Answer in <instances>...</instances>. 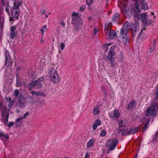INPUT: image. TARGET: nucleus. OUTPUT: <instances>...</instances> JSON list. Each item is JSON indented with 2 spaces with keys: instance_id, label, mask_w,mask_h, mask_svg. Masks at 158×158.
I'll return each mask as SVG.
<instances>
[{
  "instance_id": "nucleus-25",
  "label": "nucleus",
  "mask_w": 158,
  "mask_h": 158,
  "mask_svg": "<svg viewBox=\"0 0 158 158\" xmlns=\"http://www.w3.org/2000/svg\"><path fill=\"white\" fill-rule=\"evenodd\" d=\"M31 93L33 95L36 96H42L43 93L40 91L35 92L32 90L31 91Z\"/></svg>"
},
{
  "instance_id": "nucleus-47",
  "label": "nucleus",
  "mask_w": 158,
  "mask_h": 158,
  "mask_svg": "<svg viewBox=\"0 0 158 158\" xmlns=\"http://www.w3.org/2000/svg\"><path fill=\"white\" fill-rule=\"evenodd\" d=\"M29 114L28 112H27L25 113L23 116L22 117L24 119L27 117L29 115Z\"/></svg>"
},
{
  "instance_id": "nucleus-21",
  "label": "nucleus",
  "mask_w": 158,
  "mask_h": 158,
  "mask_svg": "<svg viewBox=\"0 0 158 158\" xmlns=\"http://www.w3.org/2000/svg\"><path fill=\"white\" fill-rule=\"evenodd\" d=\"M121 37L122 38L123 42L124 44L127 45L128 44L129 39L127 35Z\"/></svg>"
},
{
  "instance_id": "nucleus-36",
  "label": "nucleus",
  "mask_w": 158,
  "mask_h": 158,
  "mask_svg": "<svg viewBox=\"0 0 158 158\" xmlns=\"http://www.w3.org/2000/svg\"><path fill=\"white\" fill-rule=\"evenodd\" d=\"M118 125L120 127H123L125 126L123 124V122L122 120H119L118 121Z\"/></svg>"
},
{
  "instance_id": "nucleus-56",
  "label": "nucleus",
  "mask_w": 158,
  "mask_h": 158,
  "mask_svg": "<svg viewBox=\"0 0 158 158\" xmlns=\"http://www.w3.org/2000/svg\"><path fill=\"white\" fill-rule=\"evenodd\" d=\"M156 137V138H155L156 139H157V137H158V132H157L156 134H155V136H154V137Z\"/></svg>"
},
{
  "instance_id": "nucleus-6",
  "label": "nucleus",
  "mask_w": 158,
  "mask_h": 158,
  "mask_svg": "<svg viewBox=\"0 0 158 158\" xmlns=\"http://www.w3.org/2000/svg\"><path fill=\"white\" fill-rule=\"evenodd\" d=\"M134 10H136L135 8V6L134 7L132 11L128 8L127 6L125 4L123 5L121 8V10L122 13L126 16H127L128 17L131 16L132 14L133 15V12Z\"/></svg>"
},
{
  "instance_id": "nucleus-20",
  "label": "nucleus",
  "mask_w": 158,
  "mask_h": 158,
  "mask_svg": "<svg viewBox=\"0 0 158 158\" xmlns=\"http://www.w3.org/2000/svg\"><path fill=\"white\" fill-rule=\"evenodd\" d=\"M95 142V139L94 138L92 139L89 140L87 143L86 146L87 148H89L92 146Z\"/></svg>"
},
{
  "instance_id": "nucleus-53",
  "label": "nucleus",
  "mask_w": 158,
  "mask_h": 158,
  "mask_svg": "<svg viewBox=\"0 0 158 158\" xmlns=\"http://www.w3.org/2000/svg\"><path fill=\"white\" fill-rule=\"evenodd\" d=\"M4 136H5L4 135L3 133H2V132H1L0 131V138H1V137H4Z\"/></svg>"
},
{
  "instance_id": "nucleus-10",
  "label": "nucleus",
  "mask_w": 158,
  "mask_h": 158,
  "mask_svg": "<svg viewBox=\"0 0 158 158\" xmlns=\"http://www.w3.org/2000/svg\"><path fill=\"white\" fill-rule=\"evenodd\" d=\"M16 27L17 26L16 25L10 27V39L12 40L14 39L15 36L17 35V32H15Z\"/></svg>"
},
{
  "instance_id": "nucleus-43",
  "label": "nucleus",
  "mask_w": 158,
  "mask_h": 158,
  "mask_svg": "<svg viewBox=\"0 0 158 158\" xmlns=\"http://www.w3.org/2000/svg\"><path fill=\"white\" fill-rule=\"evenodd\" d=\"M44 80V77H40L39 79H38L37 81H36L38 82H42Z\"/></svg>"
},
{
  "instance_id": "nucleus-64",
  "label": "nucleus",
  "mask_w": 158,
  "mask_h": 158,
  "mask_svg": "<svg viewBox=\"0 0 158 158\" xmlns=\"http://www.w3.org/2000/svg\"><path fill=\"white\" fill-rule=\"evenodd\" d=\"M89 19H90V20L91 19L90 18H89Z\"/></svg>"
},
{
  "instance_id": "nucleus-9",
  "label": "nucleus",
  "mask_w": 158,
  "mask_h": 158,
  "mask_svg": "<svg viewBox=\"0 0 158 158\" xmlns=\"http://www.w3.org/2000/svg\"><path fill=\"white\" fill-rule=\"evenodd\" d=\"M9 113L5 107H3L2 110V115L4 120L7 122L9 118Z\"/></svg>"
},
{
  "instance_id": "nucleus-60",
  "label": "nucleus",
  "mask_w": 158,
  "mask_h": 158,
  "mask_svg": "<svg viewBox=\"0 0 158 158\" xmlns=\"http://www.w3.org/2000/svg\"><path fill=\"white\" fill-rule=\"evenodd\" d=\"M151 14L152 15H154V14L153 13H151Z\"/></svg>"
},
{
  "instance_id": "nucleus-28",
  "label": "nucleus",
  "mask_w": 158,
  "mask_h": 158,
  "mask_svg": "<svg viewBox=\"0 0 158 158\" xmlns=\"http://www.w3.org/2000/svg\"><path fill=\"white\" fill-rule=\"evenodd\" d=\"M93 113L94 115L98 114L99 112V110L98 106L95 107L93 109Z\"/></svg>"
},
{
  "instance_id": "nucleus-48",
  "label": "nucleus",
  "mask_w": 158,
  "mask_h": 158,
  "mask_svg": "<svg viewBox=\"0 0 158 158\" xmlns=\"http://www.w3.org/2000/svg\"><path fill=\"white\" fill-rule=\"evenodd\" d=\"M89 155L88 152H87L85 156V158H89Z\"/></svg>"
},
{
  "instance_id": "nucleus-49",
  "label": "nucleus",
  "mask_w": 158,
  "mask_h": 158,
  "mask_svg": "<svg viewBox=\"0 0 158 158\" xmlns=\"http://www.w3.org/2000/svg\"><path fill=\"white\" fill-rule=\"evenodd\" d=\"M97 126H98L96 124H94L93 125L92 127L93 129L95 130L97 128Z\"/></svg>"
},
{
  "instance_id": "nucleus-11",
  "label": "nucleus",
  "mask_w": 158,
  "mask_h": 158,
  "mask_svg": "<svg viewBox=\"0 0 158 158\" xmlns=\"http://www.w3.org/2000/svg\"><path fill=\"white\" fill-rule=\"evenodd\" d=\"M5 58L6 59L5 65L7 66H9L11 64V61L10 60V56L9 52L6 50L5 52Z\"/></svg>"
},
{
  "instance_id": "nucleus-38",
  "label": "nucleus",
  "mask_w": 158,
  "mask_h": 158,
  "mask_svg": "<svg viewBox=\"0 0 158 158\" xmlns=\"http://www.w3.org/2000/svg\"><path fill=\"white\" fill-rule=\"evenodd\" d=\"M86 6L85 5H82L80 8V10L81 11H84L85 10Z\"/></svg>"
},
{
  "instance_id": "nucleus-58",
  "label": "nucleus",
  "mask_w": 158,
  "mask_h": 158,
  "mask_svg": "<svg viewBox=\"0 0 158 158\" xmlns=\"http://www.w3.org/2000/svg\"><path fill=\"white\" fill-rule=\"evenodd\" d=\"M10 21L11 22L12 20L13 21V19L11 18H10Z\"/></svg>"
},
{
  "instance_id": "nucleus-15",
  "label": "nucleus",
  "mask_w": 158,
  "mask_h": 158,
  "mask_svg": "<svg viewBox=\"0 0 158 158\" xmlns=\"http://www.w3.org/2000/svg\"><path fill=\"white\" fill-rule=\"evenodd\" d=\"M107 60L109 61L110 63L111 67L112 68H114L116 64V62L115 61L114 57L107 56Z\"/></svg>"
},
{
  "instance_id": "nucleus-23",
  "label": "nucleus",
  "mask_w": 158,
  "mask_h": 158,
  "mask_svg": "<svg viewBox=\"0 0 158 158\" xmlns=\"http://www.w3.org/2000/svg\"><path fill=\"white\" fill-rule=\"evenodd\" d=\"M135 105V102L134 100H132L128 104V108L129 109H131L132 108L134 107Z\"/></svg>"
},
{
  "instance_id": "nucleus-42",
  "label": "nucleus",
  "mask_w": 158,
  "mask_h": 158,
  "mask_svg": "<svg viewBox=\"0 0 158 158\" xmlns=\"http://www.w3.org/2000/svg\"><path fill=\"white\" fill-rule=\"evenodd\" d=\"M22 85V83L20 81H19L18 80H17L16 82V85L17 87H20Z\"/></svg>"
},
{
  "instance_id": "nucleus-18",
  "label": "nucleus",
  "mask_w": 158,
  "mask_h": 158,
  "mask_svg": "<svg viewBox=\"0 0 158 158\" xmlns=\"http://www.w3.org/2000/svg\"><path fill=\"white\" fill-rule=\"evenodd\" d=\"M120 15L119 13H116L114 14L112 18V21L113 22H117L119 19Z\"/></svg>"
},
{
  "instance_id": "nucleus-46",
  "label": "nucleus",
  "mask_w": 158,
  "mask_h": 158,
  "mask_svg": "<svg viewBox=\"0 0 158 158\" xmlns=\"http://www.w3.org/2000/svg\"><path fill=\"white\" fill-rule=\"evenodd\" d=\"M98 32V29L97 28H94V35H95Z\"/></svg>"
},
{
  "instance_id": "nucleus-30",
  "label": "nucleus",
  "mask_w": 158,
  "mask_h": 158,
  "mask_svg": "<svg viewBox=\"0 0 158 158\" xmlns=\"http://www.w3.org/2000/svg\"><path fill=\"white\" fill-rule=\"evenodd\" d=\"M156 47V42L154 40L153 43L150 48V52H153L155 49Z\"/></svg>"
},
{
  "instance_id": "nucleus-39",
  "label": "nucleus",
  "mask_w": 158,
  "mask_h": 158,
  "mask_svg": "<svg viewBox=\"0 0 158 158\" xmlns=\"http://www.w3.org/2000/svg\"><path fill=\"white\" fill-rule=\"evenodd\" d=\"M106 134V131L104 130H102L100 133V135L102 136H104Z\"/></svg>"
},
{
  "instance_id": "nucleus-1",
  "label": "nucleus",
  "mask_w": 158,
  "mask_h": 158,
  "mask_svg": "<svg viewBox=\"0 0 158 158\" xmlns=\"http://www.w3.org/2000/svg\"><path fill=\"white\" fill-rule=\"evenodd\" d=\"M72 23L76 30H78L82 27L83 22L77 13L73 12L72 15Z\"/></svg>"
},
{
  "instance_id": "nucleus-12",
  "label": "nucleus",
  "mask_w": 158,
  "mask_h": 158,
  "mask_svg": "<svg viewBox=\"0 0 158 158\" xmlns=\"http://www.w3.org/2000/svg\"><path fill=\"white\" fill-rule=\"evenodd\" d=\"M19 14V10L18 8H13L12 10L11 15L14 18H17Z\"/></svg>"
},
{
  "instance_id": "nucleus-35",
  "label": "nucleus",
  "mask_w": 158,
  "mask_h": 158,
  "mask_svg": "<svg viewBox=\"0 0 158 158\" xmlns=\"http://www.w3.org/2000/svg\"><path fill=\"white\" fill-rule=\"evenodd\" d=\"M19 94V91L18 89H15L14 93V95L15 96L17 97Z\"/></svg>"
},
{
  "instance_id": "nucleus-8",
  "label": "nucleus",
  "mask_w": 158,
  "mask_h": 158,
  "mask_svg": "<svg viewBox=\"0 0 158 158\" xmlns=\"http://www.w3.org/2000/svg\"><path fill=\"white\" fill-rule=\"evenodd\" d=\"M105 35L108 36L109 38L110 39H112L117 36L116 32L113 30H111L108 28H105Z\"/></svg>"
},
{
  "instance_id": "nucleus-54",
  "label": "nucleus",
  "mask_w": 158,
  "mask_h": 158,
  "mask_svg": "<svg viewBox=\"0 0 158 158\" xmlns=\"http://www.w3.org/2000/svg\"><path fill=\"white\" fill-rule=\"evenodd\" d=\"M61 24L63 27H64L65 25V24L64 23V22H61Z\"/></svg>"
},
{
  "instance_id": "nucleus-2",
  "label": "nucleus",
  "mask_w": 158,
  "mask_h": 158,
  "mask_svg": "<svg viewBox=\"0 0 158 158\" xmlns=\"http://www.w3.org/2000/svg\"><path fill=\"white\" fill-rule=\"evenodd\" d=\"M135 8L136 10H133V15L135 17H136L139 20L141 19L143 23H147L146 18L147 14L144 13L140 15V8H139V4L138 2L135 3Z\"/></svg>"
},
{
  "instance_id": "nucleus-62",
  "label": "nucleus",
  "mask_w": 158,
  "mask_h": 158,
  "mask_svg": "<svg viewBox=\"0 0 158 158\" xmlns=\"http://www.w3.org/2000/svg\"><path fill=\"white\" fill-rule=\"evenodd\" d=\"M51 14V13H49V14H49V15H50Z\"/></svg>"
},
{
  "instance_id": "nucleus-63",
  "label": "nucleus",
  "mask_w": 158,
  "mask_h": 158,
  "mask_svg": "<svg viewBox=\"0 0 158 158\" xmlns=\"http://www.w3.org/2000/svg\"><path fill=\"white\" fill-rule=\"evenodd\" d=\"M1 103H0V107H1Z\"/></svg>"
},
{
  "instance_id": "nucleus-57",
  "label": "nucleus",
  "mask_w": 158,
  "mask_h": 158,
  "mask_svg": "<svg viewBox=\"0 0 158 158\" xmlns=\"http://www.w3.org/2000/svg\"><path fill=\"white\" fill-rule=\"evenodd\" d=\"M40 41L42 43H44V40H43V39L42 38H41V40H40Z\"/></svg>"
},
{
  "instance_id": "nucleus-22",
  "label": "nucleus",
  "mask_w": 158,
  "mask_h": 158,
  "mask_svg": "<svg viewBox=\"0 0 158 158\" xmlns=\"http://www.w3.org/2000/svg\"><path fill=\"white\" fill-rule=\"evenodd\" d=\"M139 128L138 127L135 128L134 127H132L130 130L129 134H133L138 131Z\"/></svg>"
},
{
  "instance_id": "nucleus-17",
  "label": "nucleus",
  "mask_w": 158,
  "mask_h": 158,
  "mask_svg": "<svg viewBox=\"0 0 158 158\" xmlns=\"http://www.w3.org/2000/svg\"><path fill=\"white\" fill-rule=\"evenodd\" d=\"M18 101L20 104L19 105L20 106H21L23 107H25L24 99L21 96H19Z\"/></svg>"
},
{
  "instance_id": "nucleus-26",
  "label": "nucleus",
  "mask_w": 158,
  "mask_h": 158,
  "mask_svg": "<svg viewBox=\"0 0 158 158\" xmlns=\"http://www.w3.org/2000/svg\"><path fill=\"white\" fill-rule=\"evenodd\" d=\"M150 120V119H146L145 120V123L143 128V131H144L146 129V128L148 127V126L149 124Z\"/></svg>"
},
{
  "instance_id": "nucleus-29",
  "label": "nucleus",
  "mask_w": 158,
  "mask_h": 158,
  "mask_svg": "<svg viewBox=\"0 0 158 158\" xmlns=\"http://www.w3.org/2000/svg\"><path fill=\"white\" fill-rule=\"evenodd\" d=\"M158 98V90L157 89V91L156 92L155 94H153L152 96V99L155 100H156Z\"/></svg>"
},
{
  "instance_id": "nucleus-51",
  "label": "nucleus",
  "mask_w": 158,
  "mask_h": 158,
  "mask_svg": "<svg viewBox=\"0 0 158 158\" xmlns=\"http://www.w3.org/2000/svg\"><path fill=\"white\" fill-rule=\"evenodd\" d=\"M0 20L1 21H2V23H1V25L2 26V24H3V22L4 20V18H0Z\"/></svg>"
},
{
  "instance_id": "nucleus-37",
  "label": "nucleus",
  "mask_w": 158,
  "mask_h": 158,
  "mask_svg": "<svg viewBox=\"0 0 158 158\" xmlns=\"http://www.w3.org/2000/svg\"><path fill=\"white\" fill-rule=\"evenodd\" d=\"M23 119V118L22 117H21L18 118L17 119H16L15 121L16 124H17V123H19Z\"/></svg>"
},
{
  "instance_id": "nucleus-40",
  "label": "nucleus",
  "mask_w": 158,
  "mask_h": 158,
  "mask_svg": "<svg viewBox=\"0 0 158 158\" xmlns=\"http://www.w3.org/2000/svg\"><path fill=\"white\" fill-rule=\"evenodd\" d=\"M111 45V44H106L104 47H103V49H105V51L106 52L108 49V48L107 47L108 46H110Z\"/></svg>"
},
{
  "instance_id": "nucleus-33",
  "label": "nucleus",
  "mask_w": 158,
  "mask_h": 158,
  "mask_svg": "<svg viewBox=\"0 0 158 158\" xmlns=\"http://www.w3.org/2000/svg\"><path fill=\"white\" fill-rule=\"evenodd\" d=\"M36 83L35 87L36 86L38 88H41L42 86V84L40 83H39L38 82H35Z\"/></svg>"
},
{
  "instance_id": "nucleus-52",
  "label": "nucleus",
  "mask_w": 158,
  "mask_h": 158,
  "mask_svg": "<svg viewBox=\"0 0 158 158\" xmlns=\"http://www.w3.org/2000/svg\"><path fill=\"white\" fill-rule=\"evenodd\" d=\"M145 30H146L145 28H144V29H142V30L140 31V33H139V35H141L142 34V32H143V30L145 31Z\"/></svg>"
},
{
  "instance_id": "nucleus-24",
  "label": "nucleus",
  "mask_w": 158,
  "mask_h": 158,
  "mask_svg": "<svg viewBox=\"0 0 158 158\" xmlns=\"http://www.w3.org/2000/svg\"><path fill=\"white\" fill-rule=\"evenodd\" d=\"M7 101L8 102V106L10 109H11L12 107V105L14 103L13 100L12 101L11 98H9L7 100Z\"/></svg>"
},
{
  "instance_id": "nucleus-55",
  "label": "nucleus",
  "mask_w": 158,
  "mask_h": 158,
  "mask_svg": "<svg viewBox=\"0 0 158 158\" xmlns=\"http://www.w3.org/2000/svg\"><path fill=\"white\" fill-rule=\"evenodd\" d=\"M41 13L42 14H44L45 13V11L44 10H41Z\"/></svg>"
},
{
  "instance_id": "nucleus-27",
  "label": "nucleus",
  "mask_w": 158,
  "mask_h": 158,
  "mask_svg": "<svg viewBox=\"0 0 158 158\" xmlns=\"http://www.w3.org/2000/svg\"><path fill=\"white\" fill-rule=\"evenodd\" d=\"M36 83L35 82L29 84L28 85V87L30 89L36 88Z\"/></svg>"
},
{
  "instance_id": "nucleus-59",
  "label": "nucleus",
  "mask_w": 158,
  "mask_h": 158,
  "mask_svg": "<svg viewBox=\"0 0 158 158\" xmlns=\"http://www.w3.org/2000/svg\"><path fill=\"white\" fill-rule=\"evenodd\" d=\"M48 15H45V18H47L48 17Z\"/></svg>"
},
{
  "instance_id": "nucleus-19",
  "label": "nucleus",
  "mask_w": 158,
  "mask_h": 158,
  "mask_svg": "<svg viewBox=\"0 0 158 158\" xmlns=\"http://www.w3.org/2000/svg\"><path fill=\"white\" fill-rule=\"evenodd\" d=\"M22 4V2L21 1H18L15 0L14 3L13 8H18L19 6H20Z\"/></svg>"
},
{
  "instance_id": "nucleus-13",
  "label": "nucleus",
  "mask_w": 158,
  "mask_h": 158,
  "mask_svg": "<svg viewBox=\"0 0 158 158\" xmlns=\"http://www.w3.org/2000/svg\"><path fill=\"white\" fill-rule=\"evenodd\" d=\"M138 2L139 4V3H141L142 6V7L143 9L144 10H148V6L146 3V2L145 0H137L136 3Z\"/></svg>"
},
{
  "instance_id": "nucleus-41",
  "label": "nucleus",
  "mask_w": 158,
  "mask_h": 158,
  "mask_svg": "<svg viewBox=\"0 0 158 158\" xmlns=\"http://www.w3.org/2000/svg\"><path fill=\"white\" fill-rule=\"evenodd\" d=\"M95 124L98 126H99L101 124V122L100 120L97 119L96 121Z\"/></svg>"
},
{
  "instance_id": "nucleus-3",
  "label": "nucleus",
  "mask_w": 158,
  "mask_h": 158,
  "mask_svg": "<svg viewBox=\"0 0 158 158\" xmlns=\"http://www.w3.org/2000/svg\"><path fill=\"white\" fill-rule=\"evenodd\" d=\"M156 102L152 103L151 106L147 108L145 111L146 116H148L150 115L152 116H154L156 114L157 110L156 109Z\"/></svg>"
},
{
  "instance_id": "nucleus-44",
  "label": "nucleus",
  "mask_w": 158,
  "mask_h": 158,
  "mask_svg": "<svg viewBox=\"0 0 158 158\" xmlns=\"http://www.w3.org/2000/svg\"><path fill=\"white\" fill-rule=\"evenodd\" d=\"M65 45L64 43H62L60 44V48L62 50H63L64 48Z\"/></svg>"
},
{
  "instance_id": "nucleus-45",
  "label": "nucleus",
  "mask_w": 158,
  "mask_h": 158,
  "mask_svg": "<svg viewBox=\"0 0 158 158\" xmlns=\"http://www.w3.org/2000/svg\"><path fill=\"white\" fill-rule=\"evenodd\" d=\"M14 122H10L9 123V124L8 125V127H12V126H13V125H14Z\"/></svg>"
},
{
  "instance_id": "nucleus-7",
  "label": "nucleus",
  "mask_w": 158,
  "mask_h": 158,
  "mask_svg": "<svg viewBox=\"0 0 158 158\" xmlns=\"http://www.w3.org/2000/svg\"><path fill=\"white\" fill-rule=\"evenodd\" d=\"M129 28V26L128 23H125L121 29L120 33V37L127 35V32Z\"/></svg>"
},
{
  "instance_id": "nucleus-14",
  "label": "nucleus",
  "mask_w": 158,
  "mask_h": 158,
  "mask_svg": "<svg viewBox=\"0 0 158 158\" xmlns=\"http://www.w3.org/2000/svg\"><path fill=\"white\" fill-rule=\"evenodd\" d=\"M110 116L112 118H118L119 116V114L118 111L117 110H115L113 112H110L109 113Z\"/></svg>"
},
{
  "instance_id": "nucleus-31",
  "label": "nucleus",
  "mask_w": 158,
  "mask_h": 158,
  "mask_svg": "<svg viewBox=\"0 0 158 158\" xmlns=\"http://www.w3.org/2000/svg\"><path fill=\"white\" fill-rule=\"evenodd\" d=\"M46 31V25H44L42 28L40 29V31H41L42 33L43 34L44 33V31Z\"/></svg>"
},
{
  "instance_id": "nucleus-5",
  "label": "nucleus",
  "mask_w": 158,
  "mask_h": 158,
  "mask_svg": "<svg viewBox=\"0 0 158 158\" xmlns=\"http://www.w3.org/2000/svg\"><path fill=\"white\" fill-rule=\"evenodd\" d=\"M118 142L115 139H112L108 140L106 144L107 148V152L113 150L116 147L117 144Z\"/></svg>"
},
{
  "instance_id": "nucleus-61",
  "label": "nucleus",
  "mask_w": 158,
  "mask_h": 158,
  "mask_svg": "<svg viewBox=\"0 0 158 158\" xmlns=\"http://www.w3.org/2000/svg\"><path fill=\"white\" fill-rule=\"evenodd\" d=\"M135 158H137V155H136L135 156Z\"/></svg>"
},
{
  "instance_id": "nucleus-16",
  "label": "nucleus",
  "mask_w": 158,
  "mask_h": 158,
  "mask_svg": "<svg viewBox=\"0 0 158 158\" xmlns=\"http://www.w3.org/2000/svg\"><path fill=\"white\" fill-rule=\"evenodd\" d=\"M116 46L115 45L112 46L110 49L109 51L108 52V55L107 56H109L110 57H114V56L115 55V52L114 50Z\"/></svg>"
},
{
  "instance_id": "nucleus-32",
  "label": "nucleus",
  "mask_w": 158,
  "mask_h": 158,
  "mask_svg": "<svg viewBox=\"0 0 158 158\" xmlns=\"http://www.w3.org/2000/svg\"><path fill=\"white\" fill-rule=\"evenodd\" d=\"M119 57L120 58V60L121 61H122L124 59V55L122 52H120L119 54Z\"/></svg>"
},
{
  "instance_id": "nucleus-4",
  "label": "nucleus",
  "mask_w": 158,
  "mask_h": 158,
  "mask_svg": "<svg viewBox=\"0 0 158 158\" xmlns=\"http://www.w3.org/2000/svg\"><path fill=\"white\" fill-rule=\"evenodd\" d=\"M50 76V80L52 82L56 83L58 82L59 77L56 70L52 69L48 72Z\"/></svg>"
},
{
  "instance_id": "nucleus-50",
  "label": "nucleus",
  "mask_w": 158,
  "mask_h": 158,
  "mask_svg": "<svg viewBox=\"0 0 158 158\" xmlns=\"http://www.w3.org/2000/svg\"><path fill=\"white\" fill-rule=\"evenodd\" d=\"M5 10L6 12H7L8 14H9V8L8 7H6L5 8Z\"/></svg>"
},
{
  "instance_id": "nucleus-34",
  "label": "nucleus",
  "mask_w": 158,
  "mask_h": 158,
  "mask_svg": "<svg viewBox=\"0 0 158 158\" xmlns=\"http://www.w3.org/2000/svg\"><path fill=\"white\" fill-rule=\"evenodd\" d=\"M86 4L88 5H91L92 4L94 3L93 0H86Z\"/></svg>"
}]
</instances>
